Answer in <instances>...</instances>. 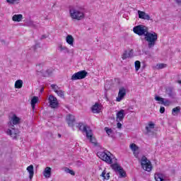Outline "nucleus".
I'll use <instances>...</instances> for the list:
<instances>
[{
	"mask_svg": "<svg viewBox=\"0 0 181 181\" xmlns=\"http://www.w3.org/2000/svg\"><path fill=\"white\" fill-rule=\"evenodd\" d=\"M97 155L100 159L106 163L111 165V168L113 169V170H115V172H119L121 177H125L127 173H125L124 168L117 163L112 164L114 163V161L113 158L111 157V153L108 151H99L98 152Z\"/></svg>",
	"mask_w": 181,
	"mask_h": 181,
	"instance_id": "obj_1",
	"label": "nucleus"
},
{
	"mask_svg": "<svg viewBox=\"0 0 181 181\" xmlns=\"http://www.w3.org/2000/svg\"><path fill=\"white\" fill-rule=\"evenodd\" d=\"M67 173L71 175L72 176H74L76 175V173L73 170L67 169Z\"/></svg>",
	"mask_w": 181,
	"mask_h": 181,
	"instance_id": "obj_36",
	"label": "nucleus"
},
{
	"mask_svg": "<svg viewBox=\"0 0 181 181\" xmlns=\"http://www.w3.org/2000/svg\"><path fill=\"white\" fill-rule=\"evenodd\" d=\"M18 124H21V118L16 115H13L8 124L10 129L7 131V135H10L13 139H17L19 136V129H16V125Z\"/></svg>",
	"mask_w": 181,
	"mask_h": 181,
	"instance_id": "obj_2",
	"label": "nucleus"
},
{
	"mask_svg": "<svg viewBox=\"0 0 181 181\" xmlns=\"http://www.w3.org/2000/svg\"><path fill=\"white\" fill-rule=\"evenodd\" d=\"M129 148L133 152V154L136 159L139 158V147L136 146L134 143L130 144Z\"/></svg>",
	"mask_w": 181,
	"mask_h": 181,
	"instance_id": "obj_10",
	"label": "nucleus"
},
{
	"mask_svg": "<svg viewBox=\"0 0 181 181\" xmlns=\"http://www.w3.org/2000/svg\"><path fill=\"white\" fill-rule=\"evenodd\" d=\"M48 100L49 103V107L51 108H57L59 107V101L57 100V98L53 95H50Z\"/></svg>",
	"mask_w": 181,
	"mask_h": 181,
	"instance_id": "obj_8",
	"label": "nucleus"
},
{
	"mask_svg": "<svg viewBox=\"0 0 181 181\" xmlns=\"http://www.w3.org/2000/svg\"><path fill=\"white\" fill-rule=\"evenodd\" d=\"M133 32L138 35L139 36H145L148 32V28L145 25H139L134 27Z\"/></svg>",
	"mask_w": 181,
	"mask_h": 181,
	"instance_id": "obj_5",
	"label": "nucleus"
},
{
	"mask_svg": "<svg viewBox=\"0 0 181 181\" xmlns=\"http://www.w3.org/2000/svg\"><path fill=\"white\" fill-rule=\"evenodd\" d=\"M180 112V107L177 106L176 107H174L172 110V115H177Z\"/></svg>",
	"mask_w": 181,
	"mask_h": 181,
	"instance_id": "obj_28",
	"label": "nucleus"
},
{
	"mask_svg": "<svg viewBox=\"0 0 181 181\" xmlns=\"http://www.w3.org/2000/svg\"><path fill=\"white\" fill-rule=\"evenodd\" d=\"M27 170L29 173V177L30 180L33 179V176L35 175V171L33 170V165H30L27 168Z\"/></svg>",
	"mask_w": 181,
	"mask_h": 181,
	"instance_id": "obj_19",
	"label": "nucleus"
},
{
	"mask_svg": "<svg viewBox=\"0 0 181 181\" xmlns=\"http://www.w3.org/2000/svg\"><path fill=\"white\" fill-rule=\"evenodd\" d=\"M39 102V97L33 96L31 99V107L33 110H35V107H36V103Z\"/></svg>",
	"mask_w": 181,
	"mask_h": 181,
	"instance_id": "obj_23",
	"label": "nucleus"
},
{
	"mask_svg": "<svg viewBox=\"0 0 181 181\" xmlns=\"http://www.w3.org/2000/svg\"><path fill=\"white\" fill-rule=\"evenodd\" d=\"M100 176L103 177V180H110V173H107V170H104Z\"/></svg>",
	"mask_w": 181,
	"mask_h": 181,
	"instance_id": "obj_24",
	"label": "nucleus"
},
{
	"mask_svg": "<svg viewBox=\"0 0 181 181\" xmlns=\"http://www.w3.org/2000/svg\"><path fill=\"white\" fill-rule=\"evenodd\" d=\"M155 100L160 101L161 104H163L165 107H169V105H170V102L169 101V100H165L164 98L159 96H156Z\"/></svg>",
	"mask_w": 181,
	"mask_h": 181,
	"instance_id": "obj_16",
	"label": "nucleus"
},
{
	"mask_svg": "<svg viewBox=\"0 0 181 181\" xmlns=\"http://www.w3.org/2000/svg\"><path fill=\"white\" fill-rule=\"evenodd\" d=\"M61 49H62V50H64V49H66V47H61Z\"/></svg>",
	"mask_w": 181,
	"mask_h": 181,
	"instance_id": "obj_41",
	"label": "nucleus"
},
{
	"mask_svg": "<svg viewBox=\"0 0 181 181\" xmlns=\"http://www.w3.org/2000/svg\"><path fill=\"white\" fill-rule=\"evenodd\" d=\"M105 131H106V134H107V135H111V134H112V129L108 127H105Z\"/></svg>",
	"mask_w": 181,
	"mask_h": 181,
	"instance_id": "obj_35",
	"label": "nucleus"
},
{
	"mask_svg": "<svg viewBox=\"0 0 181 181\" xmlns=\"http://www.w3.org/2000/svg\"><path fill=\"white\" fill-rule=\"evenodd\" d=\"M103 108V105L98 103H95L92 107L90 110L93 114H100L101 112V110Z\"/></svg>",
	"mask_w": 181,
	"mask_h": 181,
	"instance_id": "obj_11",
	"label": "nucleus"
},
{
	"mask_svg": "<svg viewBox=\"0 0 181 181\" xmlns=\"http://www.w3.org/2000/svg\"><path fill=\"white\" fill-rule=\"evenodd\" d=\"M66 43H68V45H70V46H74V38L73 37L72 35H68L66 36Z\"/></svg>",
	"mask_w": 181,
	"mask_h": 181,
	"instance_id": "obj_22",
	"label": "nucleus"
},
{
	"mask_svg": "<svg viewBox=\"0 0 181 181\" xmlns=\"http://www.w3.org/2000/svg\"><path fill=\"white\" fill-rule=\"evenodd\" d=\"M43 175L45 177H50L52 176V168L50 167L45 168Z\"/></svg>",
	"mask_w": 181,
	"mask_h": 181,
	"instance_id": "obj_21",
	"label": "nucleus"
},
{
	"mask_svg": "<svg viewBox=\"0 0 181 181\" xmlns=\"http://www.w3.org/2000/svg\"><path fill=\"white\" fill-rule=\"evenodd\" d=\"M87 77V71H81L74 74L71 78V80H83V78H86Z\"/></svg>",
	"mask_w": 181,
	"mask_h": 181,
	"instance_id": "obj_7",
	"label": "nucleus"
},
{
	"mask_svg": "<svg viewBox=\"0 0 181 181\" xmlns=\"http://www.w3.org/2000/svg\"><path fill=\"white\" fill-rule=\"evenodd\" d=\"M155 128V124L152 122H149L148 126L146 127V130L148 133L151 132V129H153Z\"/></svg>",
	"mask_w": 181,
	"mask_h": 181,
	"instance_id": "obj_26",
	"label": "nucleus"
},
{
	"mask_svg": "<svg viewBox=\"0 0 181 181\" xmlns=\"http://www.w3.org/2000/svg\"><path fill=\"white\" fill-rule=\"evenodd\" d=\"M19 1L21 0H6V2H8V4H10L11 5H13L15 4H19Z\"/></svg>",
	"mask_w": 181,
	"mask_h": 181,
	"instance_id": "obj_31",
	"label": "nucleus"
},
{
	"mask_svg": "<svg viewBox=\"0 0 181 181\" xmlns=\"http://www.w3.org/2000/svg\"><path fill=\"white\" fill-rule=\"evenodd\" d=\"M86 138L90 140V142L93 144L95 146H97V139L93 136V131L89 130L86 134Z\"/></svg>",
	"mask_w": 181,
	"mask_h": 181,
	"instance_id": "obj_13",
	"label": "nucleus"
},
{
	"mask_svg": "<svg viewBox=\"0 0 181 181\" xmlns=\"http://www.w3.org/2000/svg\"><path fill=\"white\" fill-rule=\"evenodd\" d=\"M133 54V50L131 49L129 52L127 51H125L124 54H122V60H127L128 57H132Z\"/></svg>",
	"mask_w": 181,
	"mask_h": 181,
	"instance_id": "obj_18",
	"label": "nucleus"
},
{
	"mask_svg": "<svg viewBox=\"0 0 181 181\" xmlns=\"http://www.w3.org/2000/svg\"><path fill=\"white\" fill-rule=\"evenodd\" d=\"M154 177L156 181H165V180L163 179V175H162V174L156 173L155 174Z\"/></svg>",
	"mask_w": 181,
	"mask_h": 181,
	"instance_id": "obj_27",
	"label": "nucleus"
},
{
	"mask_svg": "<svg viewBox=\"0 0 181 181\" xmlns=\"http://www.w3.org/2000/svg\"><path fill=\"white\" fill-rule=\"evenodd\" d=\"M56 94H57V95H59V97L63 98L64 97V91L63 90H59L56 93Z\"/></svg>",
	"mask_w": 181,
	"mask_h": 181,
	"instance_id": "obj_33",
	"label": "nucleus"
},
{
	"mask_svg": "<svg viewBox=\"0 0 181 181\" xmlns=\"http://www.w3.org/2000/svg\"><path fill=\"white\" fill-rule=\"evenodd\" d=\"M141 165L144 170H146V172H151V170H152V164L145 156H143L141 158Z\"/></svg>",
	"mask_w": 181,
	"mask_h": 181,
	"instance_id": "obj_4",
	"label": "nucleus"
},
{
	"mask_svg": "<svg viewBox=\"0 0 181 181\" xmlns=\"http://www.w3.org/2000/svg\"><path fill=\"white\" fill-rule=\"evenodd\" d=\"M125 95H127V89H125L124 87L120 88L119 90L118 95L116 98V101H117V103H121V101L124 100Z\"/></svg>",
	"mask_w": 181,
	"mask_h": 181,
	"instance_id": "obj_9",
	"label": "nucleus"
},
{
	"mask_svg": "<svg viewBox=\"0 0 181 181\" xmlns=\"http://www.w3.org/2000/svg\"><path fill=\"white\" fill-rule=\"evenodd\" d=\"M165 92L167 93V94H168L169 97H172V95H173V89L172 88H168L165 90Z\"/></svg>",
	"mask_w": 181,
	"mask_h": 181,
	"instance_id": "obj_30",
	"label": "nucleus"
},
{
	"mask_svg": "<svg viewBox=\"0 0 181 181\" xmlns=\"http://www.w3.org/2000/svg\"><path fill=\"white\" fill-rule=\"evenodd\" d=\"M51 88L54 90V93H57L59 90V86H57V85L52 84Z\"/></svg>",
	"mask_w": 181,
	"mask_h": 181,
	"instance_id": "obj_34",
	"label": "nucleus"
},
{
	"mask_svg": "<svg viewBox=\"0 0 181 181\" xmlns=\"http://www.w3.org/2000/svg\"><path fill=\"white\" fill-rule=\"evenodd\" d=\"M38 66H42V64H38Z\"/></svg>",
	"mask_w": 181,
	"mask_h": 181,
	"instance_id": "obj_43",
	"label": "nucleus"
},
{
	"mask_svg": "<svg viewBox=\"0 0 181 181\" xmlns=\"http://www.w3.org/2000/svg\"><path fill=\"white\" fill-rule=\"evenodd\" d=\"M125 110H121L116 115V121L117 122H121L124 121V118H125Z\"/></svg>",
	"mask_w": 181,
	"mask_h": 181,
	"instance_id": "obj_14",
	"label": "nucleus"
},
{
	"mask_svg": "<svg viewBox=\"0 0 181 181\" xmlns=\"http://www.w3.org/2000/svg\"><path fill=\"white\" fill-rule=\"evenodd\" d=\"M43 90H44L43 88H42V89H41V91H43Z\"/></svg>",
	"mask_w": 181,
	"mask_h": 181,
	"instance_id": "obj_44",
	"label": "nucleus"
},
{
	"mask_svg": "<svg viewBox=\"0 0 181 181\" xmlns=\"http://www.w3.org/2000/svg\"><path fill=\"white\" fill-rule=\"evenodd\" d=\"M144 36L145 40L148 42L149 49L153 47V46L156 45V42L158 41V33L155 32L149 33L147 31Z\"/></svg>",
	"mask_w": 181,
	"mask_h": 181,
	"instance_id": "obj_3",
	"label": "nucleus"
},
{
	"mask_svg": "<svg viewBox=\"0 0 181 181\" xmlns=\"http://www.w3.org/2000/svg\"><path fill=\"white\" fill-rule=\"evenodd\" d=\"M139 19H144L145 21H150L151 16L149 14H146L144 11H138Z\"/></svg>",
	"mask_w": 181,
	"mask_h": 181,
	"instance_id": "obj_15",
	"label": "nucleus"
},
{
	"mask_svg": "<svg viewBox=\"0 0 181 181\" xmlns=\"http://www.w3.org/2000/svg\"><path fill=\"white\" fill-rule=\"evenodd\" d=\"M80 131L85 132L86 134L90 132V127H87V125H84L83 123L78 124Z\"/></svg>",
	"mask_w": 181,
	"mask_h": 181,
	"instance_id": "obj_17",
	"label": "nucleus"
},
{
	"mask_svg": "<svg viewBox=\"0 0 181 181\" xmlns=\"http://www.w3.org/2000/svg\"><path fill=\"white\" fill-rule=\"evenodd\" d=\"M117 127L119 129H121V128H122V124H121L119 122H117Z\"/></svg>",
	"mask_w": 181,
	"mask_h": 181,
	"instance_id": "obj_37",
	"label": "nucleus"
},
{
	"mask_svg": "<svg viewBox=\"0 0 181 181\" xmlns=\"http://www.w3.org/2000/svg\"><path fill=\"white\" fill-rule=\"evenodd\" d=\"M134 66H135V70L136 71H138V70H139V69H141V62L139 61H136L134 62Z\"/></svg>",
	"mask_w": 181,
	"mask_h": 181,
	"instance_id": "obj_29",
	"label": "nucleus"
},
{
	"mask_svg": "<svg viewBox=\"0 0 181 181\" xmlns=\"http://www.w3.org/2000/svg\"><path fill=\"white\" fill-rule=\"evenodd\" d=\"M160 114H163L165 112V107H160Z\"/></svg>",
	"mask_w": 181,
	"mask_h": 181,
	"instance_id": "obj_38",
	"label": "nucleus"
},
{
	"mask_svg": "<svg viewBox=\"0 0 181 181\" xmlns=\"http://www.w3.org/2000/svg\"><path fill=\"white\" fill-rule=\"evenodd\" d=\"M176 4H177V5L181 6V0H175Z\"/></svg>",
	"mask_w": 181,
	"mask_h": 181,
	"instance_id": "obj_39",
	"label": "nucleus"
},
{
	"mask_svg": "<svg viewBox=\"0 0 181 181\" xmlns=\"http://www.w3.org/2000/svg\"><path fill=\"white\" fill-rule=\"evenodd\" d=\"M66 122L69 127H74V122H76V117L73 115H68L66 117Z\"/></svg>",
	"mask_w": 181,
	"mask_h": 181,
	"instance_id": "obj_12",
	"label": "nucleus"
},
{
	"mask_svg": "<svg viewBox=\"0 0 181 181\" xmlns=\"http://www.w3.org/2000/svg\"><path fill=\"white\" fill-rule=\"evenodd\" d=\"M70 16L72 19H76V21H81L84 18V13L76 9H72L69 11Z\"/></svg>",
	"mask_w": 181,
	"mask_h": 181,
	"instance_id": "obj_6",
	"label": "nucleus"
},
{
	"mask_svg": "<svg viewBox=\"0 0 181 181\" xmlns=\"http://www.w3.org/2000/svg\"><path fill=\"white\" fill-rule=\"evenodd\" d=\"M167 64H157V69L158 70H160L161 69H165V67H167Z\"/></svg>",
	"mask_w": 181,
	"mask_h": 181,
	"instance_id": "obj_32",
	"label": "nucleus"
},
{
	"mask_svg": "<svg viewBox=\"0 0 181 181\" xmlns=\"http://www.w3.org/2000/svg\"><path fill=\"white\" fill-rule=\"evenodd\" d=\"M23 19V16L22 14H16L12 17V21L13 22H21Z\"/></svg>",
	"mask_w": 181,
	"mask_h": 181,
	"instance_id": "obj_20",
	"label": "nucleus"
},
{
	"mask_svg": "<svg viewBox=\"0 0 181 181\" xmlns=\"http://www.w3.org/2000/svg\"><path fill=\"white\" fill-rule=\"evenodd\" d=\"M58 138H62V134H58Z\"/></svg>",
	"mask_w": 181,
	"mask_h": 181,
	"instance_id": "obj_40",
	"label": "nucleus"
},
{
	"mask_svg": "<svg viewBox=\"0 0 181 181\" xmlns=\"http://www.w3.org/2000/svg\"><path fill=\"white\" fill-rule=\"evenodd\" d=\"M15 88H22L23 87V81L18 79L15 82Z\"/></svg>",
	"mask_w": 181,
	"mask_h": 181,
	"instance_id": "obj_25",
	"label": "nucleus"
},
{
	"mask_svg": "<svg viewBox=\"0 0 181 181\" xmlns=\"http://www.w3.org/2000/svg\"><path fill=\"white\" fill-rule=\"evenodd\" d=\"M178 84H181V80L177 81Z\"/></svg>",
	"mask_w": 181,
	"mask_h": 181,
	"instance_id": "obj_42",
	"label": "nucleus"
}]
</instances>
